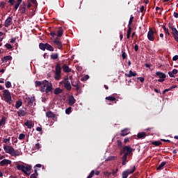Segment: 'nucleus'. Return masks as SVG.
I'll list each match as a JSON object with an SVG mask.
<instances>
[{
	"instance_id": "f257e3e1",
	"label": "nucleus",
	"mask_w": 178,
	"mask_h": 178,
	"mask_svg": "<svg viewBox=\"0 0 178 178\" xmlns=\"http://www.w3.org/2000/svg\"><path fill=\"white\" fill-rule=\"evenodd\" d=\"M35 87H40V92H46L47 95H49V93L52 94V90H54L52 83H49L47 80L36 81L35 82Z\"/></svg>"
},
{
	"instance_id": "f03ea898",
	"label": "nucleus",
	"mask_w": 178,
	"mask_h": 178,
	"mask_svg": "<svg viewBox=\"0 0 178 178\" xmlns=\"http://www.w3.org/2000/svg\"><path fill=\"white\" fill-rule=\"evenodd\" d=\"M134 151H136V149L131 148V147H130L129 145L123 147L122 150L120 151V155H122L124 154L123 156L122 157V166H124V165H126V162H127V156H129V155H133Z\"/></svg>"
},
{
	"instance_id": "7ed1b4c3",
	"label": "nucleus",
	"mask_w": 178,
	"mask_h": 178,
	"mask_svg": "<svg viewBox=\"0 0 178 178\" xmlns=\"http://www.w3.org/2000/svg\"><path fill=\"white\" fill-rule=\"evenodd\" d=\"M3 98L5 102H7L9 105H12V102H13L12 101V95H10V92L6 89L3 90Z\"/></svg>"
},
{
	"instance_id": "20e7f679",
	"label": "nucleus",
	"mask_w": 178,
	"mask_h": 178,
	"mask_svg": "<svg viewBox=\"0 0 178 178\" xmlns=\"http://www.w3.org/2000/svg\"><path fill=\"white\" fill-rule=\"evenodd\" d=\"M26 6L27 4L26 3V2L23 1L22 3L19 6V13H21L22 15H24V13L27 15L29 13V10L26 8Z\"/></svg>"
},
{
	"instance_id": "39448f33",
	"label": "nucleus",
	"mask_w": 178,
	"mask_h": 178,
	"mask_svg": "<svg viewBox=\"0 0 178 178\" xmlns=\"http://www.w3.org/2000/svg\"><path fill=\"white\" fill-rule=\"evenodd\" d=\"M155 76L159 78V79H158L159 83H163V81H165V79H166V74L162 72H156Z\"/></svg>"
},
{
	"instance_id": "423d86ee",
	"label": "nucleus",
	"mask_w": 178,
	"mask_h": 178,
	"mask_svg": "<svg viewBox=\"0 0 178 178\" xmlns=\"http://www.w3.org/2000/svg\"><path fill=\"white\" fill-rule=\"evenodd\" d=\"M3 149L6 154H10V155H12L15 151V148L8 145H4Z\"/></svg>"
},
{
	"instance_id": "0eeeda50",
	"label": "nucleus",
	"mask_w": 178,
	"mask_h": 178,
	"mask_svg": "<svg viewBox=\"0 0 178 178\" xmlns=\"http://www.w3.org/2000/svg\"><path fill=\"white\" fill-rule=\"evenodd\" d=\"M154 34L155 31H154V30L150 28L147 33V39L149 40V41H154L155 40V38L154 37Z\"/></svg>"
},
{
	"instance_id": "6e6552de",
	"label": "nucleus",
	"mask_w": 178,
	"mask_h": 178,
	"mask_svg": "<svg viewBox=\"0 0 178 178\" xmlns=\"http://www.w3.org/2000/svg\"><path fill=\"white\" fill-rule=\"evenodd\" d=\"M63 83L64 84L65 90H67V91H70V90H72V85H70V81H69L67 78L63 81Z\"/></svg>"
},
{
	"instance_id": "1a4fd4ad",
	"label": "nucleus",
	"mask_w": 178,
	"mask_h": 178,
	"mask_svg": "<svg viewBox=\"0 0 178 178\" xmlns=\"http://www.w3.org/2000/svg\"><path fill=\"white\" fill-rule=\"evenodd\" d=\"M54 44H55V45H57L58 49H63L62 42L59 41V38H56L54 40Z\"/></svg>"
},
{
	"instance_id": "9d476101",
	"label": "nucleus",
	"mask_w": 178,
	"mask_h": 178,
	"mask_svg": "<svg viewBox=\"0 0 178 178\" xmlns=\"http://www.w3.org/2000/svg\"><path fill=\"white\" fill-rule=\"evenodd\" d=\"M12 161L9 159H3L0 161V166H8V165H11Z\"/></svg>"
},
{
	"instance_id": "9b49d317",
	"label": "nucleus",
	"mask_w": 178,
	"mask_h": 178,
	"mask_svg": "<svg viewBox=\"0 0 178 178\" xmlns=\"http://www.w3.org/2000/svg\"><path fill=\"white\" fill-rule=\"evenodd\" d=\"M13 19V17H8L4 22L5 27H9V26H10V24H12L13 23L12 22Z\"/></svg>"
},
{
	"instance_id": "f8f14e48",
	"label": "nucleus",
	"mask_w": 178,
	"mask_h": 178,
	"mask_svg": "<svg viewBox=\"0 0 178 178\" xmlns=\"http://www.w3.org/2000/svg\"><path fill=\"white\" fill-rule=\"evenodd\" d=\"M76 104V99H74V97L73 95H70L68 99V104L70 106H73Z\"/></svg>"
},
{
	"instance_id": "ddd939ff",
	"label": "nucleus",
	"mask_w": 178,
	"mask_h": 178,
	"mask_svg": "<svg viewBox=\"0 0 178 178\" xmlns=\"http://www.w3.org/2000/svg\"><path fill=\"white\" fill-rule=\"evenodd\" d=\"M56 116V115H55V113H54V112H52L51 111L46 113V117L49 118L50 119H55Z\"/></svg>"
},
{
	"instance_id": "4468645a",
	"label": "nucleus",
	"mask_w": 178,
	"mask_h": 178,
	"mask_svg": "<svg viewBox=\"0 0 178 178\" xmlns=\"http://www.w3.org/2000/svg\"><path fill=\"white\" fill-rule=\"evenodd\" d=\"M129 129L126 128L124 129H122L120 133L121 137H126L128 134H129Z\"/></svg>"
},
{
	"instance_id": "2eb2a0df",
	"label": "nucleus",
	"mask_w": 178,
	"mask_h": 178,
	"mask_svg": "<svg viewBox=\"0 0 178 178\" xmlns=\"http://www.w3.org/2000/svg\"><path fill=\"white\" fill-rule=\"evenodd\" d=\"M12 56H6L1 58V62H3V63H6L8 60H12Z\"/></svg>"
},
{
	"instance_id": "dca6fc26",
	"label": "nucleus",
	"mask_w": 178,
	"mask_h": 178,
	"mask_svg": "<svg viewBox=\"0 0 178 178\" xmlns=\"http://www.w3.org/2000/svg\"><path fill=\"white\" fill-rule=\"evenodd\" d=\"M63 70L65 73H70V72H72V69L69 67V65H67V64L63 65Z\"/></svg>"
},
{
	"instance_id": "f3484780",
	"label": "nucleus",
	"mask_w": 178,
	"mask_h": 178,
	"mask_svg": "<svg viewBox=\"0 0 178 178\" xmlns=\"http://www.w3.org/2000/svg\"><path fill=\"white\" fill-rule=\"evenodd\" d=\"M55 73L60 74L62 73V68L60 67V63H57L56 65V71Z\"/></svg>"
},
{
	"instance_id": "a211bd4d",
	"label": "nucleus",
	"mask_w": 178,
	"mask_h": 178,
	"mask_svg": "<svg viewBox=\"0 0 178 178\" xmlns=\"http://www.w3.org/2000/svg\"><path fill=\"white\" fill-rule=\"evenodd\" d=\"M126 77H136V76H137V74L136 72H133L131 70H130L129 72V74L126 73L125 74Z\"/></svg>"
},
{
	"instance_id": "6ab92c4d",
	"label": "nucleus",
	"mask_w": 178,
	"mask_h": 178,
	"mask_svg": "<svg viewBox=\"0 0 178 178\" xmlns=\"http://www.w3.org/2000/svg\"><path fill=\"white\" fill-rule=\"evenodd\" d=\"M22 2H23V0H17V3L14 6V10H17L20 5H22Z\"/></svg>"
},
{
	"instance_id": "aec40b11",
	"label": "nucleus",
	"mask_w": 178,
	"mask_h": 178,
	"mask_svg": "<svg viewBox=\"0 0 178 178\" xmlns=\"http://www.w3.org/2000/svg\"><path fill=\"white\" fill-rule=\"evenodd\" d=\"M25 126H26V127H28L29 129H32V127H34V124H33V122H31V120H27L25 122Z\"/></svg>"
},
{
	"instance_id": "412c9836",
	"label": "nucleus",
	"mask_w": 178,
	"mask_h": 178,
	"mask_svg": "<svg viewBox=\"0 0 178 178\" xmlns=\"http://www.w3.org/2000/svg\"><path fill=\"white\" fill-rule=\"evenodd\" d=\"M16 168H17V170H21L23 172H24V171L26 170H24V169H26V166H24V165H22V164H17Z\"/></svg>"
},
{
	"instance_id": "4be33fe9",
	"label": "nucleus",
	"mask_w": 178,
	"mask_h": 178,
	"mask_svg": "<svg viewBox=\"0 0 178 178\" xmlns=\"http://www.w3.org/2000/svg\"><path fill=\"white\" fill-rule=\"evenodd\" d=\"M62 35H63V29L60 26L57 31V37H62Z\"/></svg>"
},
{
	"instance_id": "5701e85b",
	"label": "nucleus",
	"mask_w": 178,
	"mask_h": 178,
	"mask_svg": "<svg viewBox=\"0 0 178 178\" xmlns=\"http://www.w3.org/2000/svg\"><path fill=\"white\" fill-rule=\"evenodd\" d=\"M54 94L55 95H59V94H62L63 92V90H62L60 88H56L54 90Z\"/></svg>"
},
{
	"instance_id": "b1692460",
	"label": "nucleus",
	"mask_w": 178,
	"mask_h": 178,
	"mask_svg": "<svg viewBox=\"0 0 178 178\" xmlns=\"http://www.w3.org/2000/svg\"><path fill=\"white\" fill-rule=\"evenodd\" d=\"M17 113L19 117L26 116V115H27V112H26V111H24V110H19L17 111Z\"/></svg>"
},
{
	"instance_id": "393cba45",
	"label": "nucleus",
	"mask_w": 178,
	"mask_h": 178,
	"mask_svg": "<svg viewBox=\"0 0 178 178\" xmlns=\"http://www.w3.org/2000/svg\"><path fill=\"white\" fill-rule=\"evenodd\" d=\"M125 172H127V174H128V176L129 175H133V173H134V172H136V165H134L133 166V168L131 170H125Z\"/></svg>"
},
{
	"instance_id": "a878e982",
	"label": "nucleus",
	"mask_w": 178,
	"mask_h": 178,
	"mask_svg": "<svg viewBox=\"0 0 178 178\" xmlns=\"http://www.w3.org/2000/svg\"><path fill=\"white\" fill-rule=\"evenodd\" d=\"M138 138H145L147 137V134L145 132H140L137 135Z\"/></svg>"
},
{
	"instance_id": "bb28decb",
	"label": "nucleus",
	"mask_w": 178,
	"mask_h": 178,
	"mask_svg": "<svg viewBox=\"0 0 178 178\" xmlns=\"http://www.w3.org/2000/svg\"><path fill=\"white\" fill-rule=\"evenodd\" d=\"M39 48L42 51H45V49H47V43H40Z\"/></svg>"
},
{
	"instance_id": "cd10ccee",
	"label": "nucleus",
	"mask_w": 178,
	"mask_h": 178,
	"mask_svg": "<svg viewBox=\"0 0 178 178\" xmlns=\"http://www.w3.org/2000/svg\"><path fill=\"white\" fill-rule=\"evenodd\" d=\"M46 49L47 51H50V52H54V47L48 43H47V44H46Z\"/></svg>"
},
{
	"instance_id": "c85d7f7f",
	"label": "nucleus",
	"mask_w": 178,
	"mask_h": 178,
	"mask_svg": "<svg viewBox=\"0 0 178 178\" xmlns=\"http://www.w3.org/2000/svg\"><path fill=\"white\" fill-rule=\"evenodd\" d=\"M166 163H168V162L166 161H163L160 163V165L157 167L156 170H161V169H162L163 168V166H165V165H166Z\"/></svg>"
},
{
	"instance_id": "c756f323",
	"label": "nucleus",
	"mask_w": 178,
	"mask_h": 178,
	"mask_svg": "<svg viewBox=\"0 0 178 178\" xmlns=\"http://www.w3.org/2000/svg\"><path fill=\"white\" fill-rule=\"evenodd\" d=\"M6 123V117L3 116L0 120V127L1 126H5Z\"/></svg>"
},
{
	"instance_id": "7c9ffc66",
	"label": "nucleus",
	"mask_w": 178,
	"mask_h": 178,
	"mask_svg": "<svg viewBox=\"0 0 178 178\" xmlns=\"http://www.w3.org/2000/svg\"><path fill=\"white\" fill-rule=\"evenodd\" d=\"M22 105H23V102H22V100L17 101L15 104V108L19 109V108L22 106Z\"/></svg>"
},
{
	"instance_id": "2f4dec72",
	"label": "nucleus",
	"mask_w": 178,
	"mask_h": 178,
	"mask_svg": "<svg viewBox=\"0 0 178 178\" xmlns=\"http://www.w3.org/2000/svg\"><path fill=\"white\" fill-rule=\"evenodd\" d=\"M51 59L55 60L59 58V54L58 53L52 54L50 56Z\"/></svg>"
},
{
	"instance_id": "473e14b6",
	"label": "nucleus",
	"mask_w": 178,
	"mask_h": 178,
	"mask_svg": "<svg viewBox=\"0 0 178 178\" xmlns=\"http://www.w3.org/2000/svg\"><path fill=\"white\" fill-rule=\"evenodd\" d=\"M130 35H131V26H128V31L127 32V38H130Z\"/></svg>"
},
{
	"instance_id": "72a5a7b5",
	"label": "nucleus",
	"mask_w": 178,
	"mask_h": 178,
	"mask_svg": "<svg viewBox=\"0 0 178 178\" xmlns=\"http://www.w3.org/2000/svg\"><path fill=\"white\" fill-rule=\"evenodd\" d=\"M12 156H20V152L18 150H15L13 152V154H11Z\"/></svg>"
},
{
	"instance_id": "f704fd0d",
	"label": "nucleus",
	"mask_w": 178,
	"mask_h": 178,
	"mask_svg": "<svg viewBox=\"0 0 178 178\" xmlns=\"http://www.w3.org/2000/svg\"><path fill=\"white\" fill-rule=\"evenodd\" d=\"M105 99H106L107 101L113 102V101H116V97H113V96H108V97H106L105 98Z\"/></svg>"
},
{
	"instance_id": "c9c22d12",
	"label": "nucleus",
	"mask_w": 178,
	"mask_h": 178,
	"mask_svg": "<svg viewBox=\"0 0 178 178\" xmlns=\"http://www.w3.org/2000/svg\"><path fill=\"white\" fill-rule=\"evenodd\" d=\"M152 145H155V147H159V145H162V143L161 141H154L152 142Z\"/></svg>"
},
{
	"instance_id": "e433bc0d",
	"label": "nucleus",
	"mask_w": 178,
	"mask_h": 178,
	"mask_svg": "<svg viewBox=\"0 0 178 178\" xmlns=\"http://www.w3.org/2000/svg\"><path fill=\"white\" fill-rule=\"evenodd\" d=\"M34 173L31 175L30 178H37V176H38V172H37V169L34 170Z\"/></svg>"
},
{
	"instance_id": "4c0bfd02",
	"label": "nucleus",
	"mask_w": 178,
	"mask_h": 178,
	"mask_svg": "<svg viewBox=\"0 0 178 178\" xmlns=\"http://www.w3.org/2000/svg\"><path fill=\"white\" fill-rule=\"evenodd\" d=\"M134 20V17H133V15H131L129 19V21L128 27H131V24H133Z\"/></svg>"
},
{
	"instance_id": "58836bf2",
	"label": "nucleus",
	"mask_w": 178,
	"mask_h": 178,
	"mask_svg": "<svg viewBox=\"0 0 178 178\" xmlns=\"http://www.w3.org/2000/svg\"><path fill=\"white\" fill-rule=\"evenodd\" d=\"M33 104H34V98L31 97L28 102V105L29 106H33Z\"/></svg>"
},
{
	"instance_id": "ea45409f",
	"label": "nucleus",
	"mask_w": 178,
	"mask_h": 178,
	"mask_svg": "<svg viewBox=\"0 0 178 178\" xmlns=\"http://www.w3.org/2000/svg\"><path fill=\"white\" fill-rule=\"evenodd\" d=\"M28 2H30V3H33L35 8L38 6L37 0H28Z\"/></svg>"
},
{
	"instance_id": "a19ab883",
	"label": "nucleus",
	"mask_w": 178,
	"mask_h": 178,
	"mask_svg": "<svg viewBox=\"0 0 178 178\" xmlns=\"http://www.w3.org/2000/svg\"><path fill=\"white\" fill-rule=\"evenodd\" d=\"M60 74H58L56 72H55V74H54V79L55 80H60Z\"/></svg>"
},
{
	"instance_id": "79ce46f5",
	"label": "nucleus",
	"mask_w": 178,
	"mask_h": 178,
	"mask_svg": "<svg viewBox=\"0 0 178 178\" xmlns=\"http://www.w3.org/2000/svg\"><path fill=\"white\" fill-rule=\"evenodd\" d=\"M5 86L6 88H10L12 87V83L10 81H8L5 83Z\"/></svg>"
},
{
	"instance_id": "37998d69",
	"label": "nucleus",
	"mask_w": 178,
	"mask_h": 178,
	"mask_svg": "<svg viewBox=\"0 0 178 178\" xmlns=\"http://www.w3.org/2000/svg\"><path fill=\"white\" fill-rule=\"evenodd\" d=\"M65 113L66 115H70L72 113V107H68L65 109Z\"/></svg>"
},
{
	"instance_id": "c03bdc74",
	"label": "nucleus",
	"mask_w": 178,
	"mask_h": 178,
	"mask_svg": "<svg viewBox=\"0 0 178 178\" xmlns=\"http://www.w3.org/2000/svg\"><path fill=\"white\" fill-rule=\"evenodd\" d=\"M127 177H129V174L126 171H124L122 174V178H127Z\"/></svg>"
},
{
	"instance_id": "a18cd8bd",
	"label": "nucleus",
	"mask_w": 178,
	"mask_h": 178,
	"mask_svg": "<svg viewBox=\"0 0 178 178\" xmlns=\"http://www.w3.org/2000/svg\"><path fill=\"white\" fill-rule=\"evenodd\" d=\"M122 58L123 60L127 58V54H126V52L124 51H122Z\"/></svg>"
},
{
	"instance_id": "49530a36",
	"label": "nucleus",
	"mask_w": 178,
	"mask_h": 178,
	"mask_svg": "<svg viewBox=\"0 0 178 178\" xmlns=\"http://www.w3.org/2000/svg\"><path fill=\"white\" fill-rule=\"evenodd\" d=\"M26 135L24 134H20L18 138L19 140H24Z\"/></svg>"
},
{
	"instance_id": "de8ad7c7",
	"label": "nucleus",
	"mask_w": 178,
	"mask_h": 178,
	"mask_svg": "<svg viewBox=\"0 0 178 178\" xmlns=\"http://www.w3.org/2000/svg\"><path fill=\"white\" fill-rule=\"evenodd\" d=\"M117 145L119 147V148H122L123 143H122V141L120 140H117Z\"/></svg>"
},
{
	"instance_id": "09e8293b",
	"label": "nucleus",
	"mask_w": 178,
	"mask_h": 178,
	"mask_svg": "<svg viewBox=\"0 0 178 178\" xmlns=\"http://www.w3.org/2000/svg\"><path fill=\"white\" fill-rule=\"evenodd\" d=\"M8 3H10V6H15V3H16V1L15 0H8Z\"/></svg>"
},
{
	"instance_id": "8fccbe9b",
	"label": "nucleus",
	"mask_w": 178,
	"mask_h": 178,
	"mask_svg": "<svg viewBox=\"0 0 178 178\" xmlns=\"http://www.w3.org/2000/svg\"><path fill=\"white\" fill-rule=\"evenodd\" d=\"M95 173V171L94 170H92L90 172V173L89 174V175L88 176L87 178H92V176H94Z\"/></svg>"
},
{
	"instance_id": "3c124183",
	"label": "nucleus",
	"mask_w": 178,
	"mask_h": 178,
	"mask_svg": "<svg viewBox=\"0 0 178 178\" xmlns=\"http://www.w3.org/2000/svg\"><path fill=\"white\" fill-rule=\"evenodd\" d=\"M88 79H90V76L88 75H85L81 78V81H86V80H88Z\"/></svg>"
},
{
	"instance_id": "603ef678",
	"label": "nucleus",
	"mask_w": 178,
	"mask_h": 178,
	"mask_svg": "<svg viewBox=\"0 0 178 178\" xmlns=\"http://www.w3.org/2000/svg\"><path fill=\"white\" fill-rule=\"evenodd\" d=\"M6 48H7V49H12V48H13V47L12 46V44H10L9 43H6Z\"/></svg>"
},
{
	"instance_id": "864d4df0",
	"label": "nucleus",
	"mask_w": 178,
	"mask_h": 178,
	"mask_svg": "<svg viewBox=\"0 0 178 178\" xmlns=\"http://www.w3.org/2000/svg\"><path fill=\"white\" fill-rule=\"evenodd\" d=\"M5 5H6V3H5L4 1L0 2V6H1V9H5Z\"/></svg>"
},
{
	"instance_id": "5fc2aeb1",
	"label": "nucleus",
	"mask_w": 178,
	"mask_h": 178,
	"mask_svg": "<svg viewBox=\"0 0 178 178\" xmlns=\"http://www.w3.org/2000/svg\"><path fill=\"white\" fill-rule=\"evenodd\" d=\"M24 170H26V172H31V166L29 165V166L25 167Z\"/></svg>"
},
{
	"instance_id": "6e6d98bb",
	"label": "nucleus",
	"mask_w": 178,
	"mask_h": 178,
	"mask_svg": "<svg viewBox=\"0 0 178 178\" xmlns=\"http://www.w3.org/2000/svg\"><path fill=\"white\" fill-rule=\"evenodd\" d=\"M164 33H165V35H168V37H170V33H169L168 29H165V31H164Z\"/></svg>"
},
{
	"instance_id": "4d7b16f0",
	"label": "nucleus",
	"mask_w": 178,
	"mask_h": 178,
	"mask_svg": "<svg viewBox=\"0 0 178 178\" xmlns=\"http://www.w3.org/2000/svg\"><path fill=\"white\" fill-rule=\"evenodd\" d=\"M118 170H119L118 168H116L115 170H113V171H112L113 176H115V175H116V173H118Z\"/></svg>"
},
{
	"instance_id": "13d9d810",
	"label": "nucleus",
	"mask_w": 178,
	"mask_h": 178,
	"mask_svg": "<svg viewBox=\"0 0 178 178\" xmlns=\"http://www.w3.org/2000/svg\"><path fill=\"white\" fill-rule=\"evenodd\" d=\"M9 141H10V137H9L8 138H3V143H9Z\"/></svg>"
},
{
	"instance_id": "bf43d9fd",
	"label": "nucleus",
	"mask_w": 178,
	"mask_h": 178,
	"mask_svg": "<svg viewBox=\"0 0 178 178\" xmlns=\"http://www.w3.org/2000/svg\"><path fill=\"white\" fill-rule=\"evenodd\" d=\"M137 79L140 81V83H144L145 81L144 77H138Z\"/></svg>"
},
{
	"instance_id": "052dcab7",
	"label": "nucleus",
	"mask_w": 178,
	"mask_h": 178,
	"mask_svg": "<svg viewBox=\"0 0 178 178\" xmlns=\"http://www.w3.org/2000/svg\"><path fill=\"white\" fill-rule=\"evenodd\" d=\"M115 159H116V156L108 157V161H115Z\"/></svg>"
},
{
	"instance_id": "680f3d73",
	"label": "nucleus",
	"mask_w": 178,
	"mask_h": 178,
	"mask_svg": "<svg viewBox=\"0 0 178 178\" xmlns=\"http://www.w3.org/2000/svg\"><path fill=\"white\" fill-rule=\"evenodd\" d=\"M40 148V143H36L35 147H34V149H38Z\"/></svg>"
},
{
	"instance_id": "e2e57ef3",
	"label": "nucleus",
	"mask_w": 178,
	"mask_h": 178,
	"mask_svg": "<svg viewBox=\"0 0 178 178\" xmlns=\"http://www.w3.org/2000/svg\"><path fill=\"white\" fill-rule=\"evenodd\" d=\"M134 49H135L136 52H138V44L134 45Z\"/></svg>"
},
{
	"instance_id": "0e129e2a",
	"label": "nucleus",
	"mask_w": 178,
	"mask_h": 178,
	"mask_svg": "<svg viewBox=\"0 0 178 178\" xmlns=\"http://www.w3.org/2000/svg\"><path fill=\"white\" fill-rule=\"evenodd\" d=\"M168 75L170 76V77H175V75L173 74L172 72H168Z\"/></svg>"
},
{
	"instance_id": "69168bd1",
	"label": "nucleus",
	"mask_w": 178,
	"mask_h": 178,
	"mask_svg": "<svg viewBox=\"0 0 178 178\" xmlns=\"http://www.w3.org/2000/svg\"><path fill=\"white\" fill-rule=\"evenodd\" d=\"M72 87H77L79 86V83L72 82Z\"/></svg>"
},
{
	"instance_id": "338daca9",
	"label": "nucleus",
	"mask_w": 178,
	"mask_h": 178,
	"mask_svg": "<svg viewBox=\"0 0 178 178\" xmlns=\"http://www.w3.org/2000/svg\"><path fill=\"white\" fill-rule=\"evenodd\" d=\"M172 74H177V73H178V71H177V70H176V69H174L173 70H172Z\"/></svg>"
},
{
	"instance_id": "774afa93",
	"label": "nucleus",
	"mask_w": 178,
	"mask_h": 178,
	"mask_svg": "<svg viewBox=\"0 0 178 178\" xmlns=\"http://www.w3.org/2000/svg\"><path fill=\"white\" fill-rule=\"evenodd\" d=\"M178 60V55H176L173 58H172V60Z\"/></svg>"
}]
</instances>
